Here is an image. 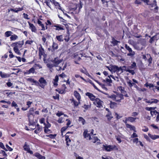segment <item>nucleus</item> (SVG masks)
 <instances>
[{"label": "nucleus", "mask_w": 159, "mask_h": 159, "mask_svg": "<svg viewBox=\"0 0 159 159\" xmlns=\"http://www.w3.org/2000/svg\"><path fill=\"white\" fill-rule=\"evenodd\" d=\"M141 43L143 45H145L146 44V41L144 39H142L141 40Z\"/></svg>", "instance_id": "0e129e2a"}, {"label": "nucleus", "mask_w": 159, "mask_h": 159, "mask_svg": "<svg viewBox=\"0 0 159 159\" xmlns=\"http://www.w3.org/2000/svg\"><path fill=\"white\" fill-rule=\"evenodd\" d=\"M151 101L152 102V104L153 103H156L159 102V101L156 99H151Z\"/></svg>", "instance_id": "37998d69"}, {"label": "nucleus", "mask_w": 159, "mask_h": 159, "mask_svg": "<svg viewBox=\"0 0 159 159\" xmlns=\"http://www.w3.org/2000/svg\"><path fill=\"white\" fill-rule=\"evenodd\" d=\"M57 135L56 134H50L49 135H47L46 136L49 137L51 139H53L55 138L56 136Z\"/></svg>", "instance_id": "473e14b6"}, {"label": "nucleus", "mask_w": 159, "mask_h": 159, "mask_svg": "<svg viewBox=\"0 0 159 159\" xmlns=\"http://www.w3.org/2000/svg\"><path fill=\"white\" fill-rule=\"evenodd\" d=\"M39 55H42L44 53V50L42 47H41V48H39Z\"/></svg>", "instance_id": "c85d7f7f"}, {"label": "nucleus", "mask_w": 159, "mask_h": 159, "mask_svg": "<svg viewBox=\"0 0 159 159\" xmlns=\"http://www.w3.org/2000/svg\"><path fill=\"white\" fill-rule=\"evenodd\" d=\"M24 149L25 151H29L30 150V148L28 145H27L26 142H25L24 146Z\"/></svg>", "instance_id": "bb28decb"}, {"label": "nucleus", "mask_w": 159, "mask_h": 159, "mask_svg": "<svg viewBox=\"0 0 159 159\" xmlns=\"http://www.w3.org/2000/svg\"><path fill=\"white\" fill-rule=\"evenodd\" d=\"M58 92L60 94H64L65 93V90L64 89H61V90H60L59 91H58Z\"/></svg>", "instance_id": "774afa93"}, {"label": "nucleus", "mask_w": 159, "mask_h": 159, "mask_svg": "<svg viewBox=\"0 0 159 159\" xmlns=\"http://www.w3.org/2000/svg\"><path fill=\"white\" fill-rule=\"evenodd\" d=\"M147 56L148 57H149V58L148 59V61L149 63V64H150L152 63V58L150 56V54H148L147 55Z\"/></svg>", "instance_id": "a19ab883"}, {"label": "nucleus", "mask_w": 159, "mask_h": 159, "mask_svg": "<svg viewBox=\"0 0 159 159\" xmlns=\"http://www.w3.org/2000/svg\"><path fill=\"white\" fill-rule=\"evenodd\" d=\"M54 27H56L55 30H64V29L60 25H54Z\"/></svg>", "instance_id": "412c9836"}, {"label": "nucleus", "mask_w": 159, "mask_h": 159, "mask_svg": "<svg viewBox=\"0 0 159 159\" xmlns=\"http://www.w3.org/2000/svg\"><path fill=\"white\" fill-rule=\"evenodd\" d=\"M136 66V63L135 62H134L131 65L129 66V69H133Z\"/></svg>", "instance_id": "72a5a7b5"}, {"label": "nucleus", "mask_w": 159, "mask_h": 159, "mask_svg": "<svg viewBox=\"0 0 159 159\" xmlns=\"http://www.w3.org/2000/svg\"><path fill=\"white\" fill-rule=\"evenodd\" d=\"M148 135L149 137L152 139L155 140L157 139V136H158V135H152L150 133H148Z\"/></svg>", "instance_id": "a878e982"}, {"label": "nucleus", "mask_w": 159, "mask_h": 159, "mask_svg": "<svg viewBox=\"0 0 159 159\" xmlns=\"http://www.w3.org/2000/svg\"><path fill=\"white\" fill-rule=\"evenodd\" d=\"M13 50L18 55H21V53L19 50V48H13Z\"/></svg>", "instance_id": "c9c22d12"}, {"label": "nucleus", "mask_w": 159, "mask_h": 159, "mask_svg": "<svg viewBox=\"0 0 159 159\" xmlns=\"http://www.w3.org/2000/svg\"><path fill=\"white\" fill-rule=\"evenodd\" d=\"M46 65L48 68L50 69L54 66L53 64L48 63Z\"/></svg>", "instance_id": "a18cd8bd"}, {"label": "nucleus", "mask_w": 159, "mask_h": 159, "mask_svg": "<svg viewBox=\"0 0 159 159\" xmlns=\"http://www.w3.org/2000/svg\"><path fill=\"white\" fill-rule=\"evenodd\" d=\"M139 141H138V139L136 138L133 139V142L134 143H136V144L138 145V143Z\"/></svg>", "instance_id": "09e8293b"}, {"label": "nucleus", "mask_w": 159, "mask_h": 159, "mask_svg": "<svg viewBox=\"0 0 159 159\" xmlns=\"http://www.w3.org/2000/svg\"><path fill=\"white\" fill-rule=\"evenodd\" d=\"M52 48V52H53L55 50L57 49L58 48V46L57 44L54 42H53Z\"/></svg>", "instance_id": "aec40b11"}, {"label": "nucleus", "mask_w": 159, "mask_h": 159, "mask_svg": "<svg viewBox=\"0 0 159 159\" xmlns=\"http://www.w3.org/2000/svg\"><path fill=\"white\" fill-rule=\"evenodd\" d=\"M126 126L127 127L129 128L131 130H133L134 132H136L135 128L134 126L128 124H126Z\"/></svg>", "instance_id": "9b49d317"}, {"label": "nucleus", "mask_w": 159, "mask_h": 159, "mask_svg": "<svg viewBox=\"0 0 159 159\" xmlns=\"http://www.w3.org/2000/svg\"><path fill=\"white\" fill-rule=\"evenodd\" d=\"M39 153L36 152L34 154V155L37 158H39V157L41 155Z\"/></svg>", "instance_id": "338daca9"}, {"label": "nucleus", "mask_w": 159, "mask_h": 159, "mask_svg": "<svg viewBox=\"0 0 159 159\" xmlns=\"http://www.w3.org/2000/svg\"><path fill=\"white\" fill-rule=\"evenodd\" d=\"M129 53L127 54L128 56H134L135 54V52L132 51V50H131V51L129 52Z\"/></svg>", "instance_id": "f704fd0d"}, {"label": "nucleus", "mask_w": 159, "mask_h": 159, "mask_svg": "<svg viewBox=\"0 0 159 159\" xmlns=\"http://www.w3.org/2000/svg\"><path fill=\"white\" fill-rule=\"evenodd\" d=\"M29 24L30 26V28L31 29L32 31L34 32H36V29L34 25L33 24H31L30 23H29Z\"/></svg>", "instance_id": "6e6552de"}, {"label": "nucleus", "mask_w": 159, "mask_h": 159, "mask_svg": "<svg viewBox=\"0 0 159 159\" xmlns=\"http://www.w3.org/2000/svg\"><path fill=\"white\" fill-rule=\"evenodd\" d=\"M111 116V112H109V113H108V114L106 115V117H107L108 120H110L112 118V117Z\"/></svg>", "instance_id": "c756f323"}, {"label": "nucleus", "mask_w": 159, "mask_h": 159, "mask_svg": "<svg viewBox=\"0 0 159 159\" xmlns=\"http://www.w3.org/2000/svg\"><path fill=\"white\" fill-rule=\"evenodd\" d=\"M120 88L121 89H120V91L123 94H125L126 92L124 90V89L121 86H120Z\"/></svg>", "instance_id": "c03bdc74"}, {"label": "nucleus", "mask_w": 159, "mask_h": 159, "mask_svg": "<svg viewBox=\"0 0 159 159\" xmlns=\"http://www.w3.org/2000/svg\"><path fill=\"white\" fill-rule=\"evenodd\" d=\"M23 9L22 8H16L15 9H14V12H18L19 11H21Z\"/></svg>", "instance_id": "58836bf2"}, {"label": "nucleus", "mask_w": 159, "mask_h": 159, "mask_svg": "<svg viewBox=\"0 0 159 159\" xmlns=\"http://www.w3.org/2000/svg\"><path fill=\"white\" fill-rule=\"evenodd\" d=\"M11 106L12 107H15V108L18 107V106L17 104L16 103V102L14 101H13L11 104Z\"/></svg>", "instance_id": "bf43d9fd"}, {"label": "nucleus", "mask_w": 159, "mask_h": 159, "mask_svg": "<svg viewBox=\"0 0 159 159\" xmlns=\"http://www.w3.org/2000/svg\"><path fill=\"white\" fill-rule=\"evenodd\" d=\"M63 115V113L62 112H59L58 111V112L56 114V115L57 116L60 117L61 116Z\"/></svg>", "instance_id": "e2e57ef3"}, {"label": "nucleus", "mask_w": 159, "mask_h": 159, "mask_svg": "<svg viewBox=\"0 0 159 159\" xmlns=\"http://www.w3.org/2000/svg\"><path fill=\"white\" fill-rule=\"evenodd\" d=\"M44 131L46 133H48L50 132V130L48 129V128H44Z\"/></svg>", "instance_id": "6e6d98bb"}, {"label": "nucleus", "mask_w": 159, "mask_h": 159, "mask_svg": "<svg viewBox=\"0 0 159 159\" xmlns=\"http://www.w3.org/2000/svg\"><path fill=\"white\" fill-rule=\"evenodd\" d=\"M85 95L88 96L91 100L94 101V102L95 101V96L93 94L89 92H87L85 93Z\"/></svg>", "instance_id": "0eeeda50"}, {"label": "nucleus", "mask_w": 159, "mask_h": 159, "mask_svg": "<svg viewBox=\"0 0 159 159\" xmlns=\"http://www.w3.org/2000/svg\"><path fill=\"white\" fill-rule=\"evenodd\" d=\"M156 113L158 114V112H157L155 110L153 111H150V114L152 116H153L154 115H156Z\"/></svg>", "instance_id": "8fccbe9b"}, {"label": "nucleus", "mask_w": 159, "mask_h": 159, "mask_svg": "<svg viewBox=\"0 0 159 159\" xmlns=\"http://www.w3.org/2000/svg\"><path fill=\"white\" fill-rule=\"evenodd\" d=\"M157 39H158L157 38V35H155L151 38V39L149 41V42L150 43H152L155 40H157Z\"/></svg>", "instance_id": "dca6fc26"}, {"label": "nucleus", "mask_w": 159, "mask_h": 159, "mask_svg": "<svg viewBox=\"0 0 159 159\" xmlns=\"http://www.w3.org/2000/svg\"><path fill=\"white\" fill-rule=\"evenodd\" d=\"M103 148L105 150L110 152L114 149H117L115 145H108L105 146L104 145H103Z\"/></svg>", "instance_id": "7ed1b4c3"}, {"label": "nucleus", "mask_w": 159, "mask_h": 159, "mask_svg": "<svg viewBox=\"0 0 159 159\" xmlns=\"http://www.w3.org/2000/svg\"><path fill=\"white\" fill-rule=\"evenodd\" d=\"M66 144L67 146H69L70 145V143L71 142V140L70 139H68L67 140H66Z\"/></svg>", "instance_id": "4d7b16f0"}, {"label": "nucleus", "mask_w": 159, "mask_h": 159, "mask_svg": "<svg viewBox=\"0 0 159 159\" xmlns=\"http://www.w3.org/2000/svg\"><path fill=\"white\" fill-rule=\"evenodd\" d=\"M125 48L129 51V52L131 51V50H132L131 48H130L129 46H128L127 44L125 45Z\"/></svg>", "instance_id": "603ef678"}, {"label": "nucleus", "mask_w": 159, "mask_h": 159, "mask_svg": "<svg viewBox=\"0 0 159 159\" xmlns=\"http://www.w3.org/2000/svg\"><path fill=\"white\" fill-rule=\"evenodd\" d=\"M39 82L41 84H46L47 82L46 80L43 77H41L39 80Z\"/></svg>", "instance_id": "5701e85b"}, {"label": "nucleus", "mask_w": 159, "mask_h": 159, "mask_svg": "<svg viewBox=\"0 0 159 159\" xmlns=\"http://www.w3.org/2000/svg\"><path fill=\"white\" fill-rule=\"evenodd\" d=\"M50 2L52 4H54L55 6H58L59 7L58 8L59 9H61V7L60 6V4H59V3L56 2L54 0H50Z\"/></svg>", "instance_id": "f3484780"}, {"label": "nucleus", "mask_w": 159, "mask_h": 159, "mask_svg": "<svg viewBox=\"0 0 159 159\" xmlns=\"http://www.w3.org/2000/svg\"><path fill=\"white\" fill-rule=\"evenodd\" d=\"M0 75L2 78L8 77L10 76L9 74L3 73L2 71H0Z\"/></svg>", "instance_id": "9d476101"}, {"label": "nucleus", "mask_w": 159, "mask_h": 159, "mask_svg": "<svg viewBox=\"0 0 159 159\" xmlns=\"http://www.w3.org/2000/svg\"><path fill=\"white\" fill-rule=\"evenodd\" d=\"M88 130L85 129L83 133V135L85 138H87L89 140H92V138L91 137V135L89 133H88Z\"/></svg>", "instance_id": "39448f33"}, {"label": "nucleus", "mask_w": 159, "mask_h": 159, "mask_svg": "<svg viewBox=\"0 0 159 159\" xmlns=\"http://www.w3.org/2000/svg\"><path fill=\"white\" fill-rule=\"evenodd\" d=\"M67 127L64 126L61 128V132H64L67 129Z\"/></svg>", "instance_id": "864d4df0"}, {"label": "nucleus", "mask_w": 159, "mask_h": 159, "mask_svg": "<svg viewBox=\"0 0 159 159\" xmlns=\"http://www.w3.org/2000/svg\"><path fill=\"white\" fill-rule=\"evenodd\" d=\"M40 129H41L39 127H38L37 129L34 130V132L36 134H38L39 133V131H40Z\"/></svg>", "instance_id": "5fc2aeb1"}, {"label": "nucleus", "mask_w": 159, "mask_h": 159, "mask_svg": "<svg viewBox=\"0 0 159 159\" xmlns=\"http://www.w3.org/2000/svg\"><path fill=\"white\" fill-rule=\"evenodd\" d=\"M74 95L77 100L79 101H80L81 98V97L80 94L77 92V91H74Z\"/></svg>", "instance_id": "1a4fd4ad"}, {"label": "nucleus", "mask_w": 159, "mask_h": 159, "mask_svg": "<svg viewBox=\"0 0 159 159\" xmlns=\"http://www.w3.org/2000/svg\"><path fill=\"white\" fill-rule=\"evenodd\" d=\"M56 38L59 42L63 41V36L62 35L57 36H56Z\"/></svg>", "instance_id": "393cba45"}, {"label": "nucleus", "mask_w": 159, "mask_h": 159, "mask_svg": "<svg viewBox=\"0 0 159 159\" xmlns=\"http://www.w3.org/2000/svg\"><path fill=\"white\" fill-rule=\"evenodd\" d=\"M34 67L36 68H41L42 67L39 64H35L34 66Z\"/></svg>", "instance_id": "3c124183"}, {"label": "nucleus", "mask_w": 159, "mask_h": 159, "mask_svg": "<svg viewBox=\"0 0 159 159\" xmlns=\"http://www.w3.org/2000/svg\"><path fill=\"white\" fill-rule=\"evenodd\" d=\"M70 133H71V134H72V132H68L66 133V134L65 135V138H66V139H65V140H67L68 139H69V135H68V134H70Z\"/></svg>", "instance_id": "de8ad7c7"}, {"label": "nucleus", "mask_w": 159, "mask_h": 159, "mask_svg": "<svg viewBox=\"0 0 159 159\" xmlns=\"http://www.w3.org/2000/svg\"><path fill=\"white\" fill-rule=\"evenodd\" d=\"M51 61L53 63L54 66H57L62 62V60L59 59L58 57H57L55 58L54 59L52 60Z\"/></svg>", "instance_id": "20e7f679"}, {"label": "nucleus", "mask_w": 159, "mask_h": 159, "mask_svg": "<svg viewBox=\"0 0 159 159\" xmlns=\"http://www.w3.org/2000/svg\"><path fill=\"white\" fill-rule=\"evenodd\" d=\"M24 43L23 40L21 41H19L14 43L11 44V46L14 47V48H20L22 47Z\"/></svg>", "instance_id": "f03ea898"}, {"label": "nucleus", "mask_w": 159, "mask_h": 159, "mask_svg": "<svg viewBox=\"0 0 159 159\" xmlns=\"http://www.w3.org/2000/svg\"><path fill=\"white\" fill-rule=\"evenodd\" d=\"M35 71V70L34 67L31 68L29 70V73H34Z\"/></svg>", "instance_id": "49530a36"}, {"label": "nucleus", "mask_w": 159, "mask_h": 159, "mask_svg": "<svg viewBox=\"0 0 159 159\" xmlns=\"http://www.w3.org/2000/svg\"><path fill=\"white\" fill-rule=\"evenodd\" d=\"M115 138L116 139V140L117 141H118V143H120L121 142V140L120 138V136L119 135H116Z\"/></svg>", "instance_id": "4c0bfd02"}, {"label": "nucleus", "mask_w": 159, "mask_h": 159, "mask_svg": "<svg viewBox=\"0 0 159 159\" xmlns=\"http://www.w3.org/2000/svg\"><path fill=\"white\" fill-rule=\"evenodd\" d=\"M138 119L137 118H134L132 117H128V121L130 122H133L135 121V120L137 119Z\"/></svg>", "instance_id": "b1692460"}, {"label": "nucleus", "mask_w": 159, "mask_h": 159, "mask_svg": "<svg viewBox=\"0 0 159 159\" xmlns=\"http://www.w3.org/2000/svg\"><path fill=\"white\" fill-rule=\"evenodd\" d=\"M126 71L128 72L129 73L131 74L132 75L135 74V72L133 70H129L128 68H127Z\"/></svg>", "instance_id": "2f4dec72"}, {"label": "nucleus", "mask_w": 159, "mask_h": 159, "mask_svg": "<svg viewBox=\"0 0 159 159\" xmlns=\"http://www.w3.org/2000/svg\"><path fill=\"white\" fill-rule=\"evenodd\" d=\"M138 137L137 134L135 133H133V134L131 135V138H134L136 137Z\"/></svg>", "instance_id": "680f3d73"}, {"label": "nucleus", "mask_w": 159, "mask_h": 159, "mask_svg": "<svg viewBox=\"0 0 159 159\" xmlns=\"http://www.w3.org/2000/svg\"><path fill=\"white\" fill-rule=\"evenodd\" d=\"M127 83L129 85V86L130 87H131L133 86H134V87L135 88H138V87L137 86V85H136L134 83H131L130 80H129V81L127 82Z\"/></svg>", "instance_id": "ddd939ff"}, {"label": "nucleus", "mask_w": 159, "mask_h": 159, "mask_svg": "<svg viewBox=\"0 0 159 159\" xmlns=\"http://www.w3.org/2000/svg\"><path fill=\"white\" fill-rule=\"evenodd\" d=\"M92 139V142L93 143H96L97 141L99 140L98 137L96 136L93 137Z\"/></svg>", "instance_id": "7c9ffc66"}, {"label": "nucleus", "mask_w": 159, "mask_h": 159, "mask_svg": "<svg viewBox=\"0 0 159 159\" xmlns=\"http://www.w3.org/2000/svg\"><path fill=\"white\" fill-rule=\"evenodd\" d=\"M139 113H138L136 112H134L132 113V116L135 117L138 115Z\"/></svg>", "instance_id": "052dcab7"}, {"label": "nucleus", "mask_w": 159, "mask_h": 159, "mask_svg": "<svg viewBox=\"0 0 159 159\" xmlns=\"http://www.w3.org/2000/svg\"><path fill=\"white\" fill-rule=\"evenodd\" d=\"M44 2L46 3L47 6L49 7L50 8H51L50 7L51 6L50 3H51L50 1H46V2Z\"/></svg>", "instance_id": "13d9d810"}, {"label": "nucleus", "mask_w": 159, "mask_h": 159, "mask_svg": "<svg viewBox=\"0 0 159 159\" xmlns=\"http://www.w3.org/2000/svg\"><path fill=\"white\" fill-rule=\"evenodd\" d=\"M93 104L96 106L97 107L102 109L103 108V102L99 99L96 98L93 102Z\"/></svg>", "instance_id": "f257e3e1"}, {"label": "nucleus", "mask_w": 159, "mask_h": 159, "mask_svg": "<svg viewBox=\"0 0 159 159\" xmlns=\"http://www.w3.org/2000/svg\"><path fill=\"white\" fill-rule=\"evenodd\" d=\"M116 98L119 99H124L123 95L121 94L116 93Z\"/></svg>", "instance_id": "2eb2a0df"}, {"label": "nucleus", "mask_w": 159, "mask_h": 159, "mask_svg": "<svg viewBox=\"0 0 159 159\" xmlns=\"http://www.w3.org/2000/svg\"><path fill=\"white\" fill-rule=\"evenodd\" d=\"M0 147L6 151H7V150L5 147L3 143L0 142Z\"/></svg>", "instance_id": "79ce46f5"}, {"label": "nucleus", "mask_w": 159, "mask_h": 159, "mask_svg": "<svg viewBox=\"0 0 159 159\" xmlns=\"http://www.w3.org/2000/svg\"><path fill=\"white\" fill-rule=\"evenodd\" d=\"M118 70L117 74L119 73L120 74L123 72L124 70H126L127 67L125 66H120L118 67Z\"/></svg>", "instance_id": "423d86ee"}, {"label": "nucleus", "mask_w": 159, "mask_h": 159, "mask_svg": "<svg viewBox=\"0 0 159 159\" xmlns=\"http://www.w3.org/2000/svg\"><path fill=\"white\" fill-rule=\"evenodd\" d=\"M72 102H73L75 107H77L79 105V103L74 100V99H72Z\"/></svg>", "instance_id": "ea45409f"}, {"label": "nucleus", "mask_w": 159, "mask_h": 159, "mask_svg": "<svg viewBox=\"0 0 159 159\" xmlns=\"http://www.w3.org/2000/svg\"><path fill=\"white\" fill-rule=\"evenodd\" d=\"M33 42L31 40H27L25 42V44H31Z\"/></svg>", "instance_id": "69168bd1"}, {"label": "nucleus", "mask_w": 159, "mask_h": 159, "mask_svg": "<svg viewBox=\"0 0 159 159\" xmlns=\"http://www.w3.org/2000/svg\"><path fill=\"white\" fill-rule=\"evenodd\" d=\"M118 67L116 66H112L111 67V70H112V72H116L117 73Z\"/></svg>", "instance_id": "f8f14e48"}, {"label": "nucleus", "mask_w": 159, "mask_h": 159, "mask_svg": "<svg viewBox=\"0 0 159 159\" xmlns=\"http://www.w3.org/2000/svg\"><path fill=\"white\" fill-rule=\"evenodd\" d=\"M34 109L33 107L31 108L30 109L29 114L28 115V118L29 117L30 115H33V112H34Z\"/></svg>", "instance_id": "cd10ccee"}, {"label": "nucleus", "mask_w": 159, "mask_h": 159, "mask_svg": "<svg viewBox=\"0 0 159 159\" xmlns=\"http://www.w3.org/2000/svg\"><path fill=\"white\" fill-rule=\"evenodd\" d=\"M118 43H120V41L116 40L114 37H112L111 43H112L114 46L117 45Z\"/></svg>", "instance_id": "a211bd4d"}, {"label": "nucleus", "mask_w": 159, "mask_h": 159, "mask_svg": "<svg viewBox=\"0 0 159 159\" xmlns=\"http://www.w3.org/2000/svg\"><path fill=\"white\" fill-rule=\"evenodd\" d=\"M13 34V32L11 31H7L5 33V36L6 37H8L11 35Z\"/></svg>", "instance_id": "4be33fe9"}, {"label": "nucleus", "mask_w": 159, "mask_h": 159, "mask_svg": "<svg viewBox=\"0 0 159 159\" xmlns=\"http://www.w3.org/2000/svg\"><path fill=\"white\" fill-rule=\"evenodd\" d=\"M109 98H112L113 100L116 102H120V99H117L116 98V95L113 94L109 96Z\"/></svg>", "instance_id": "4468645a"}, {"label": "nucleus", "mask_w": 159, "mask_h": 159, "mask_svg": "<svg viewBox=\"0 0 159 159\" xmlns=\"http://www.w3.org/2000/svg\"><path fill=\"white\" fill-rule=\"evenodd\" d=\"M18 38V36L16 34H12L10 37L11 41H15Z\"/></svg>", "instance_id": "6ab92c4d"}, {"label": "nucleus", "mask_w": 159, "mask_h": 159, "mask_svg": "<svg viewBox=\"0 0 159 159\" xmlns=\"http://www.w3.org/2000/svg\"><path fill=\"white\" fill-rule=\"evenodd\" d=\"M79 120L80 121H81L83 125H84L85 122V121L84 119L82 117H79Z\"/></svg>", "instance_id": "e433bc0d"}]
</instances>
